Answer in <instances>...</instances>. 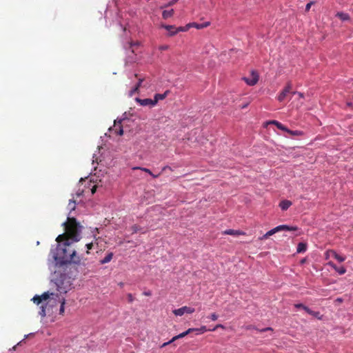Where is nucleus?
<instances>
[{"label": "nucleus", "mask_w": 353, "mask_h": 353, "mask_svg": "<svg viewBox=\"0 0 353 353\" xmlns=\"http://www.w3.org/2000/svg\"><path fill=\"white\" fill-rule=\"evenodd\" d=\"M65 226V233L59 235L56 241L62 245L58 244L56 253L54 258L61 263H73L79 264L81 258L77 255L74 250H70V245L73 242H77L80 240L82 226L78 223L75 218H68L67 222L63 223Z\"/></svg>", "instance_id": "obj_1"}, {"label": "nucleus", "mask_w": 353, "mask_h": 353, "mask_svg": "<svg viewBox=\"0 0 353 353\" xmlns=\"http://www.w3.org/2000/svg\"><path fill=\"white\" fill-rule=\"evenodd\" d=\"M60 297L57 293L46 292L40 296L35 295L32 300L37 305L41 304L39 314L44 317L53 312V307L57 305Z\"/></svg>", "instance_id": "obj_2"}, {"label": "nucleus", "mask_w": 353, "mask_h": 353, "mask_svg": "<svg viewBox=\"0 0 353 353\" xmlns=\"http://www.w3.org/2000/svg\"><path fill=\"white\" fill-rule=\"evenodd\" d=\"M57 292L61 294H66L72 289V279L66 274H60L54 281Z\"/></svg>", "instance_id": "obj_3"}, {"label": "nucleus", "mask_w": 353, "mask_h": 353, "mask_svg": "<svg viewBox=\"0 0 353 353\" xmlns=\"http://www.w3.org/2000/svg\"><path fill=\"white\" fill-rule=\"evenodd\" d=\"M297 227L288 226L287 225H281L267 232L266 236H268L270 237V236L280 231H296L297 230Z\"/></svg>", "instance_id": "obj_4"}, {"label": "nucleus", "mask_w": 353, "mask_h": 353, "mask_svg": "<svg viewBox=\"0 0 353 353\" xmlns=\"http://www.w3.org/2000/svg\"><path fill=\"white\" fill-rule=\"evenodd\" d=\"M292 93V94H295L296 92H292V84L290 82L288 83L287 85L283 88V90L280 92V94L277 97V99L279 101L281 102L285 100L287 97L288 94Z\"/></svg>", "instance_id": "obj_5"}, {"label": "nucleus", "mask_w": 353, "mask_h": 353, "mask_svg": "<svg viewBox=\"0 0 353 353\" xmlns=\"http://www.w3.org/2000/svg\"><path fill=\"white\" fill-rule=\"evenodd\" d=\"M194 311H195V309L194 307L183 306L179 309H176V310H173V313L176 316H182L185 313L192 314L193 312H194Z\"/></svg>", "instance_id": "obj_6"}, {"label": "nucleus", "mask_w": 353, "mask_h": 353, "mask_svg": "<svg viewBox=\"0 0 353 353\" xmlns=\"http://www.w3.org/2000/svg\"><path fill=\"white\" fill-rule=\"evenodd\" d=\"M244 81L249 85H254L259 81V74L255 71H252L250 77L243 78Z\"/></svg>", "instance_id": "obj_7"}, {"label": "nucleus", "mask_w": 353, "mask_h": 353, "mask_svg": "<svg viewBox=\"0 0 353 353\" xmlns=\"http://www.w3.org/2000/svg\"><path fill=\"white\" fill-rule=\"evenodd\" d=\"M110 130H112L117 135H123V130L121 125V121H119L118 122L114 121V124L112 128H110Z\"/></svg>", "instance_id": "obj_8"}, {"label": "nucleus", "mask_w": 353, "mask_h": 353, "mask_svg": "<svg viewBox=\"0 0 353 353\" xmlns=\"http://www.w3.org/2000/svg\"><path fill=\"white\" fill-rule=\"evenodd\" d=\"M136 101L142 106H150L153 107L155 105V103L154 102V99H139L137 98Z\"/></svg>", "instance_id": "obj_9"}, {"label": "nucleus", "mask_w": 353, "mask_h": 353, "mask_svg": "<svg viewBox=\"0 0 353 353\" xmlns=\"http://www.w3.org/2000/svg\"><path fill=\"white\" fill-rule=\"evenodd\" d=\"M194 332V329L193 328H189L188 330H187L186 331L174 336L172 339V341H175L179 339H181V338H183L185 337V336H187L188 334H189L190 333Z\"/></svg>", "instance_id": "obj_10"}, {"label": "nucleus", "mask_w": 353, "mask_h": 353, "mask_svg": "<svg viewBox=\"0 0 353 353\" xmlns=\"http://www.w3.org/2000/svg\"><path fill=\"white\" fill-rule=\"evenodd\" d=\"M223 234L227 235H232V236H239L241 234H244V232L240 231V230H234L232 229L226 230L223 232Z\"/></svg>", "instance_id": "obj_11"}, {"label": "nucleus", "mask_w": 353, "mask_h": 353, "mask_svg": "<svg viewBox=\"0 0 353 353\" xmlns=\"http://www.w3.org/2000/svg\"><path fill=\"white\" fill-rule=\"evenodd\" d=\"M327 254L330 255L331 254L334 259H336L339 262H343L345 261V258L338 254L334 250H329L327 252Z\"/></svg>", "instance_id": "obj_12"}, {"label": "nucleus", "mask_w": 353, "mask_h": 353, "mask_svg": "<svg viewBox=\"0 0 353 353\" xmlns=\"http://www.w3.org/2000/svg\"><path fill=\"white\" fill-rule=\"evenodd\" d=\"M328 265L331 266L333 269H334L336 272H339V274H343L345 273L346 270L343 267L337 268V266L333 262H329Z\"/></svg>", "instance_id": "obj_13"}, {"label": "nucleus", "mask_w": 353, "mask_h": 353, "mask_svg": "<svg viewBox=\"0 0 353 353\" xmlns=\"http://www.w3.org/2000/svg\"><path fill=\"white\" fill-rule=\"evenodd\" d=\"M245 329L249 330H256L260 332H266V331H273V329L270 327H265V328H263V329H261V330H259L258 328H256L254 325H248L245 327Z\"/></svg>", "instance_id": "obj_14"}, {"label": "nucleus", "mask_w": 353, "mask_h": 353, "mask_svg": "<svg viewBox=\"0 0 353 353\" xmlns=\"http://www.w3.org/2000/svg\"><path fill=\"white\" fill-rule=\"evenodd\" d=\"M292 205V202L288 200H283L280 202L279 206L282 210H288Z\"/></svg>", "instance_id": "obj_15"}, {"label": "nucleus", "mask_w": 353, "mask_h": 353, "mask_svg": "<svg viewBox=\"0 0 353 353\" xmlns=\"http://www.w3.org/2000/svg\"><path fill=\"white\" fill-rule=\"evenodd\" d=\"M59 303L61 304L60 308H59V314L63 315L64 312H65V298L64 297H60V299H59L58 303Z\"/></svg>", "instance_id": "obj_16"}, {"label": "nucleus", "mask_w": 353, "mask_h": 353, "mask_svg": "<svg viewBox=\"0 0 353 353\" xmlns=\"http://www.w3.org/2000/svg\"><path fill=\"white\" fill-rule=\"evenodd\" d=\"M168 92L169 91H166L163 94H156L154 95V102L155 103V105L157 103V102L159 100L164 99L167 97Z\"/></svg>", "instance_id": "obj_17"}, {"label": "nucleus", "mask_w": 353, "mask_h": 353, "mask_svg": "<svg viewBox=\"0 0 353 353\" xmlns=\"http://www.w3.org/2000/svg\"><path fill=\"white\" fill-rule=\"evenodd\" d=\"M305 312L307 313H308L309 314L317 318L318 319H321L322 316L321 315L319 312L313 311V310H310V308H306Z\"/></svg>", "instance_id": "obj_18"}, {"label": "nucleus", "mask_w": 353, "mask_h": 353, "mask_svg": "<svg viewBox=\"0 0 353 353\" xmlns=\"http://www.w3.org/2000/svg\"><path fill=\"white\" fill-rule=\"evenodd\" d=\"M307 250V245L305 243H299L297 245L296 252L298 253H302L305 252Z\"/></svg>", "instance_id": "obj_19"}, {"label": "nucleus", "mask_w": 353, "mask_h": 353, "mask_svg": "<svg viewBox=\"0 0 353 353\" xmlns=\"http://www.w3.org/2000/svg\"><path fill=\"white\" fill-rule=\"evenodd\" d=\"M270 123H272V124L275 125L277 127V128H279V129H280L281 130L288 132V128H287L281 123H280V122H279L277 121H272L270 122Z\"/></svg>", "instance_id": "obj_20"}, {"label": "nucleus", "mask_w": 353, "mask_h": 353, "mask_svg": "<svg viewBox=\"0 0 353 353\" xmlns=\"http://www.w3.org/2000/svg\"><path fill=\"white\" fill-rule=\"evenodd\" d=\"M113 257V253L109 252L103 259L100 261L101 264L109 263Z\"/></svg>", "instance_id": "obj_21"}, {"label": "nucleus", "mask_w": 353, "mask_h": 353, "mask_svg": "<svg viewBox=\"0 0 353 353\" xmlns=\"http://www.w3.org/2000/svg\"><path fill=\"white\" fill-rule=\"evenodd\" d=\"M174 14V10L171 9L170 10H164L162 13V17L164 19H167L171 17H172Z\"/></svg>", "instance_id": "obj_22"}, {"label": "nucleus", "mask_w": 353, "mask_h": 353, "mask_svg": "<svg viewBox=\"0 0 353 353\" xmlns=\"http://www.w3.org/2000/svg\"><path fill=\"white\" fill-rule=\"evenodd\" d=\"M336 16L340 18L342 21H347L350 19L349 14L347 13L337 12Z\"/></svg>", "instance_id": "obj_23"}, {"label": "nucleus", "mask_w": 353, "mask_h": 353, "mask_svg": "<svg viewBox=\"0 0 353 353\" xmlns=\"http://www.w3.org/2000/svg\"><path fill=\"white\" fill-rule=\"evenodd\" d=\"M188 30L187 28H185V27H179L178 28H176L174 32H170V34H168V35L170 37H172V36H174L176 34H177L179 32H184V31H186Z\"/></svg>", "instance_id": "obj_24"}, {"label": "nucleus", "mask_w": 353, "mask_h": 353, "mask_svg": "<svg viewBox=\"0 0 353 353\" xmlns=\"http://www.w3.org/2000/svg\"><path fill=\"white\" fill-rule=\"evenodd\" d=\"M194 332H197V334H203L207 331H209V329H207L206 326L202 325L199 328H193Z\"/></svg>", "instance_id": "obj_25"}, {"label": "nucleus", "mask_w": 353, "mask_h": 353, "mask_svg": "<svg viewBox=\"0 0 353 353\" xmlns=\"http://www.w3.org/2000/svg\"><path fill=\"white\" fill-rule=\"evenodd\" d=\"M68 208L70 211L74 210L75 208H76V201L74 200H73V199H70L69 201V203H68Z\"/></svg>", "instance_id": "obj_26"}, {"label": "nucleus", "mask_w": 353, "mask_h": 353, "mask_svg": "<svg viewBox=\"0 0 353 353\" xmlns=\"http://www.w3.org/2000/svg\"><path fill=\"white\" fill-rule=\"evenodd\" d=\"M161 27L167 30L169 32V34L170 32H174L176 29L174 26L170 25H162Z\"/></svg>", "instance_id": "obj_27"}, {"label": "nucleus", "mask_w": 353, "mask_h": 353, "mask_svg": "<svg viewBox=\"0 0 353 353\" xmlns=\"http://www.w3.org/2000/svg\"><path fill=\"white\" fill-rule=\"evenodd\" d=\"M287 132L293 136H298V135H301L302 134V132L300 131H298V130L292 131L289 129L288 130Z\"/></svg>", "instance_id": "obj_28"}, {"label": "nucleus", "mask_w": 353, "mask_h": 353, "mask_svg": "<svg viewBox=\"0 0 353 353\" xmlns=\"http://www.w3.org/2000/svg\"><path fill=\"white\" fill-rule=\"evenodd\" d=\"M294 307L298 309H303L305 311L306 308H309L308 307L304 305L302 303H296L294 304Z\"/></svg>", "instance_id": "obj_29"}, {"label": "nucleus", "mask_w": 353, "mask_h": 353, "mask_svg": "<svg viewBox=\"0 0 353 353\" xmlns=\"http://www.w3.org/2000/svg\"><path fill=\"white\" fill-rule=\"evenodd\" d=\"M139 87L135 85L130 92V96H132L135 92H138Z\"/></svg>", "instance_id": "obj_30"}, {"label": "nucleus", "mask_w": 353, "mask_h": 353, "mask_svg": "<svg viewBox=\"0 0 353 353\" xmlns=\"http://www.w3.org/2000/svg\"><path fill=\"white\" fill-rule=\"evenodd\" d=\"M85 247L87 248V251H86V253L88 254L89 253V250H91L93 247V243H88L85 244Z\"/></svg>", "instance_id": "obj_31"}, {"label": "nucleus", "mask_w": 353, "mask_h": 353, "mask_svg": "<svg viewBox=\"0 0 353 353\" xmlns=\"http://www.w3.org/2000/svg\"><path fill=\"white\" fill-rule=\"evenodd\" d=\"M221 327L222 329H225V326L222 324H217L212 329H209V331H215L217 328Z\"/></svg>", "instance_id": "obj_32"}, {"label": "nucleus", "mask_w": 353, "mask_h": 353, "mask_svg": "<svg viewBox=\"0 0 353 353\" xmlns=\"http://www.w3.org/2000/svg\"><path fill=\"white\" fill-rule=\"evenodd\" d=\"M134 169H140L141 170H143V172H147L150 174H152V172L148 168H139V167H137V168H135Z\"/></svg>", "instance_id": "obj_33"}, {"label": "nucleus", "mask_w": 353, "mask_h": 353, "mask_svg": "<svg viewBox=\"0 0 353 353\" xmlns=\"http://www.w3.org/2000/svg\"><path fill=\"white\" fill-rule=\"evenodd\" d=\"M210 319L212 320V321H216L218 319V315L216 314V313H212L210 316Z\"/></svg>", "instance_id": "obj_34"}, {"label": "nucleus", "mask_w": 353, "mask_h": 353, "mask_svg": "<svg viewBox=\"0 0 353 353\" xmlns=\"http://www.w3.org/2000/svg\"><path fill=\"white\" fill-rule=\"evenodd\" d=\"M169 48V46L168 45H162V46H160L159 49L160 50H166Z\"/></svg>", "instance_id": "obj_35"}, {"label": "nucleus", "mask_w": 353, "mask_h": 353, "mask_svg": "<svg viewBox=\"0 0 353 353\" xmlns=\"http://www.w3.org/2000/svg\"><path fill=\"white\" fill-rule=\"evenodd\" d=\"M192 26H193L194 27L196 28L197 29H200V28H201L204 27V26H203V25H199V24H197V23H194ZM207 26H208V24H205V27H206Z\"/></svg>", "instance_id": "obj_36"}, {"label": "nucleus", "mask_w": 353, "mask_h": 353, "mask_svg": "<svg viewBox=\"0 0 353 353\" xmlns=\"http://www.w3.org/2000/svg\"><path fill=\"white\" fill-rule=\"evenodd\" d=\"M132 230L133 233H136L139 231V227L137 225H134L132 227Z\"/></svg>", "instance_id": "obj_37"}, {"label": "nucleus", "mask_w": 353, "mask_h": 353, "mask_svg": "<svg viewBox=\"0 0 353 353\" xmlns=\"http://www.w3.org/2000/svg\"><path fill=\"white\" fill-rule=\"evenodd\" d=\"M313 4V2H310L308 3L306 6H305V11H309V10L310 9V7Z\"/></svg>", "instance_id": "obj_38"}, {"label": "nucleus", "mask_w": 353, "mask_h": 353, "mask_svg": "<svg viewBox=\"0 0 353 353\" xmlns=\"http://www.w3.org/2000/svg\"><path fill=\"white\" fill-rule=\"evenodd\" d=\"M128 301L130 303H132L134 301V298H133L132 294H128Z\"/></svg>", "instance_id": "obj_39"}, {"label": "nucleus", "mask_w": 353, "mask_h": 353, "mask_svg": "<svg viewBox=\"0 0 353 353\" xmlns=\"http://www.w3.org/2000/svg\"><path fill=\"white\" fill-rule=\"evenodd\" d=\"M173 342H174V341H172V339H171L170 341H168V342H165V343H163V344L161 345V347H164L167 346L168 345H169V344H170V343H173Z\"/></svg>", "instance_id": "obj_40"}, {"label": "nucleus", "mask_w": 353, "mask_h": 353, "mask_svg": "<svg viewBox=\"0 0 353 353\" xmlns=\"http://www.w3.org/2000/svg\"><path fill=\"white\" fill-rule=\"evenodd\" d=\"M97 188V185H93L92 186V188H91L92 194H94L96 192Z\"/></svg>", "instance_id": "obj_41"}, {"label": "nucleus", "mask_w": 353, "mask_h": 353, "mask_svg": "<svg viewBox=\"0 0 353 353\" xmlns=\"http://www.w3.org/2000/svg\"><path fill=\"white\" fill-rule=\"evenodd\" d=\"M24 341V339H23L22 341H19L16 345H14L13 347H12V350H16V347L17 345H21L23 342Z\"/></svg>", "instance_id": "obj_42"}, {"label": "nucleus", "mask_w": 353, "mask_h": 353, "mask_svg": "<svg viewBox=\"0 0 353 353\" xmlns=\"http://www.w3.org/2000/svg\"><path fill=\"white\" fill-rule=\"evenodd\" d=\"M151 294H151V292H150V291H147V292H143V295H145V296H151Z\"/></svg>", "instance_id": "obj_43"}, {"label": "nucleus", "mask_w": 353, "mask_h": 353, "mask_svg": "<svg viewBox=\"0 0 353 353\" xmlns=\"http://www.w3.org/2000/svg\"><path fill=\"white\" fill-rule=\"evenodd\" d=\"M269 236H266V233L261 237L259 238L260 240H263L268 239Z\"/></svg>", "instance_id": "obj_44"}, {"label": "nucleus", "mask_w": 353, "mask_h": 353, "mask_svg": "<svg viewBox=\"0 0 353 353\" xmlns=\"http://www.w3.org/2000/svg\"><path fill=\"white\" fill-rule=\"evenodd\" d=\"M142 82H143V79H139V82H138V83L136 85H137L138 87H140Z\"/></svg>", "instance_id": "obj_45"}, {"label": "nucleus", "mask_w": 353, "mask_h": 353, "mask_svg": "<svg viewBox=\"0 0 353 353\" xmlns=\"http://www.w3.org/2000/svg\"><path fill=\"white\" fill-rule=\"evenodd\" d=\"M178 0H172V1H170L169 3H168V6H172L173 5L174 3H175Z\"/></svg>", "instance_id": "obj_46"}, {"label": "nucleus", "mask_w": 353, "mask_h": 353, "mask_svg": "<svg viewBox=\"0 0 353 353\" xmlns=\"http://www.w3.org/2000/svg\"><path fill=\"white\" fill-rule=\"evenodd\" d=\"M153 178H157L159 176L160 174H150Z\"/></svg>", "instance_id": "obj_47"}, {"label": "nucleus", "mask_w": 353, "mask_h": 353, "mask_svg": "<svg viewBox=\"0 0 353 353\" xmlns=\"http://www.w3.org/2000/svg\"><path fill=\"white\" fill-rule=\"evenodd\" d=\"M296 94H297L300 98L303 97V94L301 92H296Z\"/></svg>", "instance_id": "obj_48"}, {"label": "nucleus", "mask_w": 353, "mask_h": 353, "mask_svg": "<svg viewBox=\"0 0 353 353\" xmlns=\"http://www.w3.org/2000/svg\"><path fill=\"white\" fill-rule=\"evenodd\" d=\"M336 302L342 303L343 302V299L341 298H337L336 299Z\"/></svg>", "instance_id": "obj_49"}, {"label": "nucleus", "mask_w": 353, "mask_h": 353, "mask_svg": "<svg viewBox=\"0 0 353 353\" xmlns=\"http://www.w3.org/2000/svg\"><path fill=\"white\" fill-rule=\"evenodd\" d=\"M138 45H139V43H130V46H138Z\"/></svg>", "instance_id": "obj_50"}, {"label": "nucleus", "mask_w": 353, "mask_h": 353, "mask_svg": "<svg viewBox=\"0 0 353 353\" xmlns=\"http://www.w3.org/2000/svg\"><path fill=\"white\" fill-rule=\"evenodd\" d=\"M167 168L171 170V168L169 167V166H165L163 168V170H167Z\"/></svg>", "instance_id": "obj_51"}]
</instances>
